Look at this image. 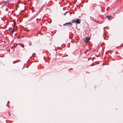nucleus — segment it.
I'll list each match as a JSON object with an SVG mask.
<instances>
[{
    "label": "nucleus",
    "instance_id": "f257e3e1",
    "mask_svg": "<svg viewBox=\"0 0 123 123\" xmlns=\"http://www.w3.org/2000/svg\"><path fill=\"white\" fill-rule=\"evenodd\" d=\"M80 20L79 19H77L76 20H73L72 21V23H76L77 24H79L80 23Z\"/></svg>",
    "mask_w": 123,
    "mask_h": 123
},
{
    "label": "nucleus",
    "instance_id": "f03ea898",
    "mask_svg": "<svg viewBox=\"0 0 123 123\" xmlns=\"http://www.w3.org/2000/svg\"><path fill=\"white\" fill-rule=\"evenodd\" d=\"M90 38L87 37L84 40V41L85 43H87L90 40Z\"/></svg>",
    "mask_w": 123,
    "mask_h": 123
},
{
    "label": "nucleus",
    "instance_id": "7ed1b4c3",
    "mask_svg": "<svg viewBox=\"0 0 123 123\" xmlns=\"http://www.w3.org/2000/svg\"><path fill=\"white\" fill-rule=\"evenodd\" d=\"M8 30L10 32L12 33H13L14 31L13 28L11 27H9L8 29Z\"/></svg>",
    "mask_w": 123,
    "mask_h": 123
},
{
    "label": "nucleus",
    "instance_id": "20e7f679",
    "mask_svg": "<svg viewBox=\"0 0 123 123\" xmlns=\"http://www.w3.org/2000/svg\"><path fill=\"white\" fill-rule=\"evenodd\" d=\"M8 3H9L8 2H6L4 3L3 6H5L6 7H9L8 6Z\"/></svg>",
    "mask_w": 123,
    "mask_h": 123
},
{
    "label": "nucleus",
    "instance_id": "39448f33",
    "mask_svg": "<svg viewBox=\"0 0 123 123\" xmlns=\"http://www.w3.org/2000/svg\"><path fill=\"white\" fill-rule=\"evenodd\" d=\"M72 25V24L71 23L68 22V23H66L65 24H64L63 25L64 26H65L66 25Z\"/></svg>",
    "mask_w": 123,
    "mask_h": 123
},
{
    "label": "nucleus",
    "instance_id": "423d86ee",
    "mask_svg": "<svg viewBox=\"0 0 123 123\" xmlns=\"http://www.w3.org/2000/svg\"><path fill=\"white\" fill-rule=\"evenodd\" d=\"M106 17H107L109 19L111 18L112 17V16L111 15L107 16Z\"/></svg>",
    "mask_w": 123,
    "mask_h": 123
},
{
    "label": "nucleus",
    "instance_id": "0eeeda50",
    "mask_svg": "<svg viewBox=\"0 0 123 123\" xmlns=\"http://www.w3.org/2000/svg\"><path fill=\"white\" fill-rule=\"evenodd\" d=\"M23 48H24V46L22 44H21L20 45Z\"/></svg>",
    "mask_w": 123,
    "mask_h": 123
},
{
    "label": "nucleus",
    "instance_id": "6e6552de",
    "mask_svg": "<svg viewBox=\"0 0 123 123\" xmlns=\"http://www.w3.org/2000/svg\"><path fill=\"white\" fill-rule=\"evenodd\" d=\"M31 10H32V12H35V11L34 10H33L32 8H31Z\"/></svg>",
    "mask_w": 123,
    "mask_h": 123
},
{
    "label": "nucleus",
    "instance_id": "1a4fd4ad",
    "mask_svg": "<svg viewBox=\"0 0 123 123\" xmlns=\"http://www.w3.org/2000/svg\"><path fill=\"white\" fill-rule=\"evenodd\" d=\"M26 10V9H24V10H21V11H20V12H22V11H23L25 10Z\"/></svg>",
    "mask_w": 123,
    "mask_h": 123
},
{
    "label": "nucleus",
    "instance_id": "9d476101",
    "mask_svg": "<svg viewBox=\"0 0 123 123\" xmlns=\"http://www.w3.org/2000/svg\"><path fill=\"white\" fill-rule=\"evenodd\" d=\"M5 10L6 11H8V9L7 8H6V9H5Z\"/></svg>",
    "mask_w": 123,
    "mask_h": 123
},
{
    "label": "nucleus",
    "instance_id": "9b49d317",
    "mask_svg": "<svg viewBox=\"0 0 123 123\" xmlns=\"http://www.w3.org/2000/svg\"><path fill=\"white\" fill-rule=\"evenodd\" d=\"M66 13H67V12H65L64 14V15H66Z\"/></svg>",
    "mask_w": 123,
    "mask_h": 123
},
{
    "label": "nucleus",
    "instance_id": "f8f14e48",
    "mask_svg": "<svg viewBox=\"0 0 123 123\" xmlns=\"http://www.w3.org/2000/svg\"><path fill=\"white\" fill-rule=\"evenodd\" d=\"M107 10H108V8H107L106 9Z\"/></svg>",
    "mask_w": 123,
    "mask_h": 123
},
{
    "label": "nucleus",
    "instance_id": "ddd939ff",
    "mask_svg": "<svg viewBox=\"0 0 123 123\" xmlns=\"http://www.w3.org/2000/svg\"><path fill=\"white\" fill-rule=\"evenodd\" d=\"M89 59H88V60H89Z\"/></svg>",
    "mask_w": 123,
    "mask_h": 123
},
{
    "label": "nucleus",
    "instance_id": "4468645a",
    "mask_svg": "<svg viewBox=\"0 0 123 123\" xmlns=\"http://www.w3.org/2000/svg\"><path fill=\"white\" fill-rule=\"evenodd\" d=\"M17 9H16V10H17Z\"/></svg>",
    "mask_w": 123,
    "mask_h": 123
},
{
    "label": "nucleus",
    "instance_id": "2eb2a0df",
    "mask_svg": "<svg viewBox=\"0 0 123 123\" xmlns=\"http://www.w3.org/2000/svg\"><path fill=\"white\" fill-rule=\"evenodd\" d=\"M17 9H16V10H17Z\"/></svg>",
    "mask_w": 123,
    "mask_h": 123
}]
</instances>
